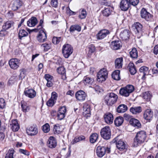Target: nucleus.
Listing matches in <instances>:
<instances>
[{
  "instance_id": "1",
  "label": "nucleus",
  "mask_w": 158,
  "mask_h": 158,
  "mask_svg": "<svg viewBox=\"0 0 158 158\" xmlns=\"http://www.w3.org/2000/svg\"><path fill=\"white\" fill-rule=\"evenodd\" d=\"M146 138V132L144 131H141L137 132L134 139L133 144L135 146H137L139 144L143 143Z\"/></svg>"
},
{
  "instance_id": "2",
  "label": "nucleus",
  "mask_w": 158,
  "mask_h": 158,
  "mask_svg": "<svg viewBox=\"0 0 158 158\" xmlns=\"http://www.w3.org/2000/svg\"><path fill=\"white\" fill-rule=\"evenodd\" d=\"M134 87L132 85H127L126 86L121 88L119 90V94L124 97H127L134 90Z\"/></svg>"
},
{
  "instance_id": "3",
  "label": "nucleus",
  "mask_w": 158,
  "mask_h": 158,
  "mask_svg": "<svg viewBox=\"0 0 158 158\" xmlns=\"http://www.w3.org/2000/svg\"><path fill=\"white\" fill-rule=\"evenodd\" d=\"M117 96L115 94L111 93L107 94L105 98V102L108 106H112L117 101Z\"/></svg>"
},
{
  "instance_id": "4",
  "label": "nucleus",
  "mask_w": 158,
  "mask_h": 158,
  "mask_svg": "<svg viewBox=\"0 0 158 158\" xmlns=\"http://www.w3.org/2000/svg\"><path fill=\"white\" fill-rule=\"evenodd\" d=\"M62 52L65 58H67L73 53V48L70 44H65L63 46Z\"/></svg>"
},
{
  "instance_id": "5",
  "label": "nucleus",
  "mask_w": 158,
  "mask_h": 158,
  "mask_svg": "<svg viewBox=\"0 0 158 158\" xmlns=\"http://www.w3.org/2000/svg\"><path fill=\"white\" fill-rule=\"evenodd\" d=\"M108 72L105 68L101 69L97 75V81L99 82H102L105 81L108 77Z\"/></svg>"
},
{
  "instance_id": "6",
  "label": "nucleus",
  "mask_w": 158,
  "mask_h": 158,
  "mask_svg": "<svg viewBox=\"0 0 158 158\" xmlns=\"http://www.w3.org/2000/svg\"><path fill=\"white\" fill-rule=\"evenodd\" d=\"M110 148L108 147L98 146L96 150L97 156L99 157L103 156L106 153H110Z\"/></svg>"
},
{
  "instance_id": "7",
  "label": "nucleus",
  "mask_w": 158,
  "mask_h": 158,
  "mask_svg": "<svg viewBox=\"0 0 158 158\" xmlns=\"http://www.w3.org/2000/svg\"><path fill=\"white\" fill-rule=\"evenodd\" d=\"M101 136L106 139H109L111 136L110 129L109 126H106L103 128L100 132Z\"/></svg>"
},
{
  "instance_id": "8",
  "label": "nucleus",
  "mask_w": 158,
  "mask_h": 158,
  "mask_svg": "<svg viewBox=\"0 0 158 158\" xmlns=\"http://www.w3.org/2000/svg\"><path fill=\"white\" fill-rule=\"evenodd\" d=\"M140 15L142 18L144 19L147 21H150L152 19V15L144 8L141 9Z\"/></svg>"
},
{
  "instance_id": "9",
  "label": "nucleus",
  "mask_w": 158,
  "mask_h": 158,
  "mask_svg": "<svg viewBox=\"0 0 158 158\" xmlns=\"http://www.w3.org/2000/svg\"><path fill=\"white\" fill-rule=\"evenodd\" d=\"M26 131L27 134L28 135L31 136L36 135L38 132L37 126L34 124L27 127Z\"/></svg>"
},
{
  "instance_id": "10",
  "label": "nucleus",
  "mask_w": 158,
  "mask_h": 158,
  "mask_svg": "<svg viewBox=\"0 0 158 158\" xmlns=\"http://www.w3.org/2000/svg\"><path fill=\"white\" fill-rule=\"evenodd\" d=\"M20 61L17 59H11L9 61V65L12 69H16L19 67Z\"/></svg>"
},
{
  "instance_id": "11",
  "label": "nucleus",
  "mask_w": 158,
  "mask_h": 158,
  "mask_svg": "<svg viewBox=\"0 0 158 158\" xmlns=\"http://www.w3.org/2000/svg\"><path fill=\"white\" fill-rule=\"evenodd\" d=\"M109 30L104 29L100 30L96 35L97 39L102 40L104 38L110 34Z\"/></svg>"
},
{
  "instance_id": "12",
  "label": "nucleus",
  "mask_w": 158,
  "mask_h": 158,
  "mask_svg": "<svg viewBox=\"0 0 158 158\" xmlns=\"http://www.w3.org/2000/svg\"><path fill=\"white\" fill-rule=\"evenodd\" d=\"M75 96L77 100L81 102L85 100L86 95L83 91L79 90L76 93Z\"/></svg>"
},
{
  "instance_id": "13",
  "label": "nucleus",
  "mask_w": 158,
  "mask_h": 158,
  "mask_svg": "<svg viewBox=\"0 0 158 158\" xmlns=\"http://www.w3.org/2000/svg\"><path fill=\"white\" fill-rule=\"evenodd\" d=\"M57 142L55 138L53 136L50 137L47 142V145L49 148H55L56 146Z\"/></svg>"
},
{
  "instance_id": "14",
  "label": "nucleus",
  "mask_w": 158,
  "mask_h": 158,
  "mask_svg": "<svg viewBox=\"0 0 158 158\" xmlns=\"http://www.w3.org/2000/svg\"><path fill=\"white\" fill-rule=\"evenodd\" d=\"M131 5L128 0H122L120 3V8L122 10L126 11L130 6Z\"/></svg>"
},
{
  "instance_id": "15",
  "label": "nucleus",
  "mask_w": 158,
  "mask_h": 158,
  "mask_svg": "<svg viewBox=\"0 0 158 158\" xmlns=\"http://www.w3.org/2000/svg\"><path fill=\"white\" fill-rule=\"evenodd\" d=\"M90 106L87 104L84 105L83 107L84 111L83 112V114L84 116L88 118L90 116Z\"/></svg>"
},
{
  "instance_id": "16",
  "label": "nucleus",
  "mask_w": 158,
  "mask_h": 158,
  "mask_svg": "<svg viewBox=\"0 0 158 158\" xmlns=\"http://www.w3.org/2000/svg\"><path fill=\"white\" fill-rule=\"evenodd\" d=\"M104 118L105 122L107 124H111L113 123L114 118L112 114L111 113H106L104 116Z\"/></svg>"
},
{
  "instance_id": "17",
  "label": "nucleus",
  "mask_w": 158,
  "mask_h": 158,
  "mask_svg": "<svg viewBox=\"0 0 158 158\" xmlns=\"http://www.w3.org/2000/svg\"><path fill=\"white\" fill-rule=\"evenodd\" d=\"M122 46V43L119 40L113 41L111 42L110 44L111 48L113 50L119 49Z\"/></svg>"
},
{
  "instance_id": "18",
  "label": "nucleus",
  "mask_w": 158,
  "mask_h": 158,
  "mask_svg": "<svg viewBox=\"0 0 158 158\" xmlns=\"http://www.w3.org/2000/svg\"><path fill=\"white\" fill-rule=\"evenodd\" d=\"M143 27V25L139 22L135 23L132 26L136 34L141 33Z\"/></svg>"
},
{
  "instance_id": "19",
  "label": "nucleus",
  "mask_w": 158,
  "mask_h": 158,
  "mask_svg": "<svg viewBox=\"0 0 158 158\" xmlns=\"http://www.w3.org/2000/svg\"><path fill=\"white\" fill-rule=\"evenodd\" d=\"M66 109L65 106L60 107L57 114L58 118L59 120L62 119L65 116V114L66 112Z\"/></svg>"
},
{
  "instance_id": "20",
  "label": "nucleus",
  "mask_w": 158,
  "mask_h": 158,
  "mask_svg": "<svg viewBox=\"0 0 158 158\" xmlns=\"http://www.w3.org/2000/svg\"><path fill=\"white\" fill-rule=\"evenodd\" d=\"M37 40L40 42H43L47 39V35L45 32L43 30L40 31L39 34L37 36Z\"/></svg>"
},
{
  "instance_id": "21",
  "label": "nucleus",
  "mask_w": 158,
  "mask_h": 158,
  "mask_svg": "<svg viewBox=\"0 0 158 158\" xmlns=\"http://www.w3.org/2000/svg\"><path fill=\"white\" fill-rule=\"evenodd\" d=\"M24 94L26 96L31 98H33L36 95V92L32 89L24 90Z\"/></svg>"
},
{
  "instance_id": "22",
  "label": "nucleus",
  "mask_w": 158,
  "mask_h": 158,
  "mask_svg": "<svg viewBox=\"0 0 158 158\" xmlns=\"http://www.w3.org/2000/svg\"><path fill=\"white\" fill-rule=\"evenodd\" d=\"M23 4V2L20 0L15 1L12 4V10L14 11L16 10L22 6Z\"/></svg>"
},
{
  "instance_id": "23",
  "label": "nucleus",
  "mask_w": 158,
  "mask_h": 158,
  "mask_svg": "<svg viewBox=\"0 0 158 158\" xmlns=\"http://www.w3.org/2000/svg\"><path fill=\"white\" fill-rule=\"evenodd\" d=\"M153 116V112L151 109L146 110L144 113L143 118L147 120H151Z\"/></svg>"
},
{
  "instance_id": "24",
  "label": "nucleus",
  "mask_w": 158,
  "mask_h": 158,
  "mask_svg": "<svg viewBox=\"0 0 158 158\" xmlns=\"http://www.w3.org/2000/svg\"><path fill=\"white\" fill-rule=\"evenodd\" d=\"M120 36L123 40H126L128 39L130 36L128 30L125 29L122 31L120 33Z\"/></svg>"
},
{
  "instance_id": "25",
  "label": "nucleus",
  "mask_w": 158,
  "mask_h": 158,
  "mask_svg": "<svg viewBox=\"0 0 158 158\" xmlns=\"http://www.w3.org/2000/svg\"><path fill=\"white\" fill-rule=\"evenodd\" d=\"M130 123L132 126L137 128H140L141 125L139 121L134 118H131L130 120Z\"/></svg>"
},
{
  "instance_id": "26",
  "label": "nucleus",
  "mask_w": 158,
  "mask_h": 158,
  "mask_svg": "<svg viewBox=\"0 0 158 158\" xmlns=\"http://www.w3.org/2000/svg\"><path fill=\"white\" fill-rule=\"evenodd\" d=\"M10 125L11 129L14 131H17L19 129V126L16 120H12L11 123L10 124Z\"/></svg>"
},
{
  "instance_id": "27",
  "label": "nucleus",
  "mask_w": 158,
  "mask_h": 158,
  "mask_svg": "<svg viewBox=\"0 0 158 158\" xmlns=\"http://www.w3.org/2000/svg\"><path fill=\"white\" fill-rule=\"evenodd\" d=\"M37 23V19L35 17H33L27 21V24L28 26L32 27L35 26Z\"/></svg>"
},
{
  "instance_id": "28",
  "label": "nucleus",
  "mask_w": 158,
  "mask_h": 158,
  "mask_svg": "<svg viewBox=\"0 0 158 158\" xmlns=\"http://www.w3.org/2000/svg\"><path fill=\"white\" fill-rule=\"evenodd\" d=\"M140 73H143V75L142 77V79H144V77L146 75H148L149 73V68L145 66L141 67L139 70Z\"/></svg>"
},
{
  "instance_id": "29",
  "label": "nucleus",
  "mask_w": 158,
  "mask_h": 158,
  "mask_svg": "<svg viewBox=\"0 0 158 158\" xmlns=\"http://www.w3.org/2000/svg\"><path fill=\"white\" fill-rule=\"evenodd\" d=\"M142 108L140 106H134L130 108V111L133 114H136L142 111Z\"/></svg>"
},
{
  "instance_id": "30",
  "label": "nucleus",
  "mask_w": 158,
  "mask_h": 158,
  "mask_svg": "<svg viewBox=\"0 0 158 158\" xmlns=\"http://www.w3.org/2000/svg\"><path fill=\"white\" fill-rule=\"evenodd\" d=\"M94 82V79L92 78L89 77H86L83 80V82L87 85L89 86V87H92L91 85H92Z\"/></svg>"
},
{
  "instance_id": "31",
  "label": "nucleus",
  "mask_w": 158,
  "mask_h": 158,
  "mask_svg": "<svg viewBox=\"0 0 158 158\" xmlns=\"http://www.w3.org/2000/svg\"><path fill=\"white\" fill-rule=\"evenodd\" d=\"M57 72L59 74L61 75V78L63 80L66 79L65 70L64 67H61L58 68Z\"/></svg>"
},
{
  "instance_id": "32",
  "label": "nucleus",
  "mask_w": 158,
  "mask_h": 158,
  "mask_svg": "<svg viewBox=\"0 0 158 158\" xmlns=\"http://www.w3.org/2000/svg\"><path fill=\"white\" fill-rule=\"evenodd\" d=\"M123 59L122 57L117 58L115 61V67L116 68L119 69L122 67Z\"/></svg>"
},
{
  "instance_id": "33",
  "label": "nucleus",
  "mask_w": 158,
  "mask_h": 158,
  "mask_svg": "<svg viewBox=\"0 0 158 158\" xmlns=\"http://www.w3.org/2000/svg\"><path fill=\"white\" fill-rule=\"evenodd\" d=\"M120 73V70H117L114 71L111 74L112 78L118 81L120 80L121 79Z\"/></svg>"
},
{
  "instance_id": "34",
  "label": "nucleus",
  "mask_w": 158,
  "mask_h": 158,
  "mask_svg": "<svg viewBox=\"0 0 158 158\" xmlns=\"http://www.w3.org/2000/svg\"><path fill=\"white\" fill-rule=\"evenodd\" d=\"M113 9L110 7H105L102 11L103 15L106 17L109 16L111 14Z\"/></svg>"
},
{
  "instance_id": "35",
  "label": "nucleus",
  "mask_w": 158,
  "mask_h": 158,
  "mask_svg": "<svg viewBox=\"0 0 158 158\" xmlns=\"http://www.w3.org/2000/svg\"><path fill=\"white\" fill-rule=\"evenodd\" d=\"M116 147L120 150L122 151L125 149V144L124 143L122 140H120L116 143Z\"/></svg>"
},
{
  "instance_id": "36",
  "label": "nucleus",
  "mask_w": 158,
  "mask_h": 158,
  "mask_svg": "<svg viewBox=\"0 0 158 158\" xmlns=\"http://www.w3.org/2000/svg\"><path fill=\"white\" fill-rule=\"evenodd\" d=\"M127 106L124 104H122L119 105L118 107L117 110L119 113H123L125 112L127 110Z\"/></svg>"
},
{
  "instance_id": "37",
  "label": "nucleus",
  "mask_w": 158,
  "mask_h": 158,
  "mask_svg": "<svg viewBox=\"0 0 158 158\" xmlns=\"http://www.w3.org/2000/svg\"><path fill=\"white\" fill-rule=\"evenodd\" d=\"M128 67L129 71L131 75H134L136 73V70L133 63H130Z\"/></svg>"
},
{
  "instance_id": "38",
  "label": "nucleus",
  "mask_w": 158,
  "mask_h": 158,
  "mask_svg": "<svg viewBox=\"0 0 158 158\" xmlns=\"http://www.w3.org/2000/svg\"><path fill=\"white\" fill-rule=\"evenodd\" d=\"M129 53L130 57L132 58L136 59L138 57V52L135 48H133Z\"/></svg>"
},
{
  "instance_id": "39",
  "label": "nucleus",
  "mask_w": 158,
  "mask_h": 158,
  "mask_svg": "<svg viewBox=\"0 0 158 158\" xmlns=\"http://www.w3.org/2000/svg\"><path fill=\"white\" fill-rule=\"evenodd\" d=\"M142 95L143 99L147 101H149L152 97V94L149 91L143 93Z\"/></svg>"
},
{
  "instance_id": "40",
  "label": "nucleus",
  "mask_w": 158,
  "mask_h": 158,
  "mask_svg": "<svg viewBox=\"0 0 158 158\" xmlns=\"http://www.w3.org/2000/svg\"><path fill=\"white\" fill-rule=\"evenodd\" d=\"M13 24V22L11 21H8L4 22L2 27V29L7 30L10 28Z\"/></svg>"
},
{
  "instance_id": "41",
  "label": "nucleus",
  "mask_w": 158,
  "mask_h": 158,
  "mask_svg": "<svg viewBox=\"0 0 158 158\" xmlns=\"http://www.w3.org/2000/svg\"><path fill=\"white\" fill-rule=\"evenodd\" d=\"M123 122V118L121 117H117L114 121L115 125L116 126H121Z\"/></svg>"
},
{
  "instance_id": "42",
  "label": "nucleus",
  "mask_w": 158,
  "mask_h": 158,
  "mask_svg": "<svg viewBox=\"0 0 158 158\" xmlns=\"http://www.w3.org/2000/svg\"><path fill=\"white\" fill-rule=\"evenodd\" d=\"M51 44L47 43L42 44L41 46V48L45 51H47L50 49L51 48Z\"/></svg>"
},
{
  "instance_id": "43",
  "label": "nucleus",
  "mask_w": 158,
  "mask_h": 158,
  "mask_svg": "<svg viewBox=\"0 0 158 158\" xmlns=\"http://www.w3.org/2000/svg\"><path fill=\"white\" fill-rule=\"evenodd\" d=\"M28 35L27 32L23 29L19 30V38L21 40L23 37L26 36Z\"/></svg>"
},
{
  "instance_id": "44",
  "label": "nucleus",
  "mask_w": 158,
  "mask_h": 158,
  "mask_svg": "<svg viewBox=\"0 0 158 158\" xmlns=\"http://www.w3.org/2000/svg\"><path fill=\"white\" fill-rule=\"evenodd\" d=\"M81 30L80 26L78 25H74L71 26L69 29V31L70 32H73L75 31H79Z\"/></svg>"
},
{
  "instance_id": "45",
  "label": "nucleus",
  "mask_w": 158,
  "mask_h": 158,
  "mask_svg": "<svg viewBox=\"0 0 158 158\" xmlns=\"http://www.w3.org/2000/svg\"><path fill=\"white\" fill-rule=\"evenodd\" d=\"M43 23V19H41L40 21L39 24V25L37 26V28H35L32 30L29 29V30H28V31L30 33L34 31L36 32L38 31L39 30H40L42 28V25Z\"/></svg>"
},
{
  "instance_id": "46",
  "label": "nucleus",
  "mask_w": 158,
  "mask_h": 158,
  "mask_svg": "<svg viewBox=\"0 0 158 158\" xmlns=\"http://www.w3.org/2000/svg\"><path fill=\"white\" fill-rule=\"evenodd\" d=\"M98 138V135L96 133L92 134L90 137V141L91 143H95Z\"/></svg>"
},
{
  "instance_id": "47",
  "label": "nucleus",
  "mask_w": 158,
  "mask_h": 158,
  "mask_svg": "<svg viewBox=\"0 0 158 158\" xmlns=\"http://www.w3.org/2000/svg\"><path fill=\"white\" fill-rule=\"evenodd\" d=\"M14 151L13 149H10L9 150L6 154L5 158H14L13 155Z\"/></svg>"
},
{
  "instance_id": "48",
  "label": "nucleus",
  "mask_w": 158,
  "mask_h": 158,
  "mask_svg": "<svg viewBox=\"0 0 158 158\" xmlns=\"http://www.w3.org/2000/svg\"><path fill=\"white\" fill-rule=\"evenodd\" d=\"M21 107L23 111L24 112H28L29 109L30 107L26 103H24L22 104Z\"/></svg>"
},
{
  "instance_id": "49",
  "label": "nucleus",
  "mask_w": 158,
  "mask_h": 158,
  "mask_svg": "<svg viewBox=\"0 0 158 158\" xmlns=\"http://www.w3.org/2000/svg\"><path fill=\"white\" fill-rule=\"evenodd\" d=\"M43 131L45 133L48 132L50 131V126L48 124L46 123L43 126Z\"/></svg>"
},
{
  "instance_id": "50",
  "label": "nucleus",
  "mask_w": 158,
  "mask_h": 158,
  "mask_svg": "<svg viewBox=\"0 0 158 158\" xmlns=\"http://www.w3.org/2000/svg\"><path fill=\"white\" fill-rule=\"evenodd\" d=\"M17 80V77L15 76H13L11 77L9 80L8 83L10 85H12L15 83Z\"/></svg>"
},
{
  "instance_id": "51",
  "label": "nucleus",
  "mask_w": 158,
  "mask_h": 158,
  "mask_svg": "<svg viewBox=\"0 0 158 158\" xmlns=\"http://www.w3.org/2000/svg\"><path fill=\"white\" fill-rule=\"evenodd\" d=\"M86 16V12L85 10L83 9L81 11V14L79 16V17L81 19L85 18Z\"/></svg>"
},
{
  "instance_id": "52",
  "label": "nucleus",
  "mask_w": 158,
  "mask_h": 158,
  "mask_svg": "<svg viewBox=\"0 0 158 158\" xmlns=\"http://www.w3.org/2000/svg\"><path fill=\"white\" fill-rule=\"evenodd\" d=\"M56 102L55 101L50 98L47 102V105L49 106H52L54 105Z\"/></svg>"
},
{
  "instance_id": "53",
  "label": "nucleus",
  "mask_w": 158,
  "mask_h": 158,
  "mask_svg": "<svg viewBox=\"0 0 158 158\" xmlns=\"http://www.w3.org/2000/svg\"><path fill=\"white\" fill-rule=\"evenodd\" d=\"M60 127L58 124L55 125L53 128V131L55 134H59L60 132Z\"/></svg>"
},
{
  "instance_id": "54",
  "label": "nucleus",
  "mask_w": 158,
  "mask_h": 158,
  "mask_svg": "<svg viewBox=\"0 0 158 158\" xmlns=\"http://www.w3.org/2000/svg\"><path fill=\"white\" fill-rule=\"evenodd\" d=\"M6 106V102L4 99L2 98H0V108H4Z\"/></svg>"
},
{
  "instance_id": "55",
  "label": "nucleus",
  "mask_w": 158,
  "mask_h": 158,
  "mask_svg": "<svg viewBox=\"0 0 158 158\" xmlns=\"http://www.w3.org/2000/svg\"><path fill=\"white\" fill-rule=\"evenodd\" d=\"M19 151L20 153L26 156H29L30 154L29 152L25 149L20 148L19 149Z\"/></svg>"
},
{
  "instance_id": "56",
  "label": "nucleus",
  "mask_w": 158,
  "mask_h": 158,
  "mask_svg": "<svg viewBox=\"0 0 158 158\" xmlns=\"http://www.w3.org/2000/svg\"><path fill=\"white\" fill-rule=\"evenodd\" d=\"M61 38H57L56 37H53L52 40V42L53 44H57L59 43L60 41Z\"/></svg>"
},
{
  "instance_id": "57",
  "label": "nucleus",
  "mask_w": 158,
  "mask_h": 158,
  "mask_svg": "<svg viewBox=\"0 0 158 158\" xmlns=\"http://www.w3.org/2000/svg\"><path fill=\"white\" fill-rule=\"evenodd\" d=\"M44 77L47 81H52L53 79V77L48 74H45Z\"/></svg>"
},
{
  "instance_id": "58",
  "label": "nucleus",
  "mask_w": 158,
  "mask_h": 158,
  "mask_svg": "<svg viewBox=\"0 0 158 158\" xmlns=\"http://www.w3.org/2000/svg\"><path fill=\"white\" fill-rule=\"evenodd\" d=\"M58 2L57 0H52L51 1V5L54 7H56L58 6Z\"/></svg>"
},
{
  "instance_id": "59",
  "label": "nucleus",
  "mask_w": 158,
  "mask_h": 158,
  "mask_svg": "<svg viewBox=\"0 0 158 158\" xmlns=\"http://www.w3.org/2000/svg\"><path fill=\"white\" fill-rule=\"evenodd\" d=\"M129 2H130L131 5L135 6L138 4L139 0H129Z\"/></svg>"
},
{
  "instance_id": "60",
  "label": "nucleus",
  "mask_w": 158,
  "mask_h": 158,
  "mask_svg": "<svg viewBox=\"0 0 158 158\" xmlns=\"http://www.w3.org/2000/svg\"><path fill=\"white\" fill-rule=\"evenodd\" d=\"M6 30L2 29L0 31V36L3 37L7 34V32L6 31Z\"/></svg>"
},
{
  "instance_id": "61",
  "label": "nucleus",
  "mask_w": 158,
  "mask_h": 158,
  "mask_svg": "<svg viewBox=\"0 0 158 158\" xmlns=\"http://www.w3.org/2000/svg\"><path fill=\"white\" fill-rule=\"evenodd\" d=\"M57 98V93L55 92H53L52 93V96L51 98L54 100L56 101Z\"/></svg>"
},
{
  "instance_id": "62",
  "label": "nucleus",
  "mask_w": 158,
  "mask_h": 158,
  "mask_svg": "<svg viewBox=\"0 0 158 158\" xmlns=\"http://www.w3.org/2000/svg\"><path fill=\"white\" fill-rule=\"evenodd\" d=\"M95 47L93 45H91L89 47V52L92 53L95 51Z\"/></svg>"
},
{
  "instance_id": "63",
  "label": "nucleus",
  "mask_w": 158,
  "mask_h": 158,
  "mask_svg": "<svg viewBox=\"0 0 158 158\" xmlns=\"http://www.w3.org/2000/svg\"><path fill=\"white\" fill-rule=\"evenodd\" d=\"M154 53L155 54L158 53V45H156L154 48Z\"/></svg>"
},
{
  "instance_id": "64",
  "label": "nucleus",
  "mask_w": 158,
  "mask_h": 158,
  "mask_svg": "<svg viewBox=\"0 0 158 158\" xmlns=\"http://www.w3.org/2000/svg\"><path fill=\"white\" fill-rule=\"evenodd\" d=\"M123 116L126 120H128L129 119L131 118L130 115L127 114H124Z\"/></svg>"
}]
</instances>
